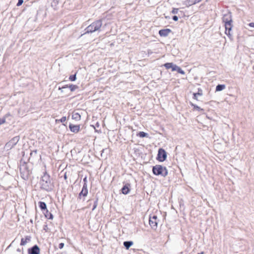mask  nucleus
Instances as JSON below:
<instances>
[{"label":"nucleus","instance_id":"nucleus-1","mask_svg":"<svg viewBox=\"0 0 254 254\" xmlns=\"http://www.w3.org/2000/svg\"><path fill=\"white\" fill-rule=\"evenodd\" d=\"M153 173L156 176H161L165 177L168 175V172L166 167L160 165H156L153 167Z\"/></svg>","mask_w":254,"mask_h":254},{"label":"nucleus","instance_id":"nucleus-2","mask_svg":"<svg viewBox=\"0 0 254 254\" xmlns=\"http://www.w3.org/2000/svg\"><path fill=\"white\" fill-rule=\"evenodd\" d=\"M102 25L101 20L95 21L86 28V32L92 33L100 29Z\"/></svg>","mask_w":254,"mask_h":254},{"label":"nucleus","instance_id":"nucleus-3","mask_svg":"<svg viewBox=\"0 0 254 254\" xmlns=\"http://www.w3.org/2000/svg\"><path fill=\"white\" fill-rule=\"evenodd\" d=\"M158 222L159 220L156 215H150L149 219V224L152 229L154 230H156L157 229Z\"/></svg>","mask_w":254,"mask_h":254},{"label":"nucleus","instance_id":"nucleus-4","mask_svg":"<svg viewBox=\"0 0 254 254\" xmlns=\"http://www.w3.org/2000/svg\"><path fill=\"white\" fill-rule=\"evenodd\" d=\"M225 33L226 35H227L230 38L231 37L232 35L231 34V31L232 27V20L231 19L229 20L228 21H225Z\"/></svg>","mask_w":254,"mask_h":254},{"label":"nucleus","instance_id":"nucleus-5","mask_svg":"<svg viewBox=\"0 0 254 254\" xmlns=\"http://www.w3.org/2000/svg\"><path fill=\"white\" fill-rule=\"evenodd\" d=\"M167 157L166 152L164 149L160 148L158 150L157 159L160 162L165 161Z\"/></svg>","mask_w":254,"mask_h":254},{"label":"nucleus","instance_id":"nucleus-6","mask_svg":"<svg viewBox=\"0 0 254 254\" xmlns=\"http://www.w3.org/2000/svg\"><path fill=\"white\" fill-rule=\"evenodd\" d=\"M69 128L72 132L77 133L80 130V126L70 124L69 125Z\"/></svg>","mask_w":254,"mask_h":254},{"label":"nucleus","instance_id":"nucleus-7","mask_svg":"<svg viewBox=\"0 0 254 254\" xmlns=\"http://www.w3.org/2000/svg\"><path fill=\"white\" fill-rule=\"evenodd\" d=\"M172 32L170 29H163L159 31V34L161 37H167Z\"/></svg>","mask_w":254,"mask_h":254},{"label":"nucleus","instance_id":"nucleus-8","mask_svg":"<svg viewBox=\"0 0 254 254\" xmlns=\"http://www.w3.org/2000/svg\"><path fill=\"white\" fill-rule=\"evenodd\" d=\"M40 249L37 245H35L31 249H29L28 250L29 254H40Z\"/></svg>","mask_w":254,"mask_h":254},{"label":"nucleus","instance_id":"nucleus-9","mask_svg":"<svg viewBox=\"0 0 254 254\" xmlns=\"http://www.w3.org/2000/svg\"><path fill=\"white\" fill-rule=\"evenodd\" d=\"M88 194V190L87 187L86 183H85L82 187V190L81 192L79 194V197H80L81 195L83 196H86Z\"/></svg>","mask_w":254,"mask_h":254},{"label":"nucleus","instance_id":"nucleus-10","mask_svg":"<svg viewBox=\"0 0 254 254\" xmlns=\"http://www.w3.org/2000/svg\"><path fill=\"white\" fill-rule=\"evenodd\" d=\"M172 71H177L178 73H180L182 74H185V71L181 69L179 66L174 65L173 64V67H172Z\"/></svg>","mask_w":254,"mask_h":254},{"label":"nucleus","instance_id":"nucleus-11","mask_svg":"<svg viewBox=\"0 0 254 254\" xmlns=\"http://www.w3.org/2000/svg\"><path fill=\"white\" fill-rule=\"evenodd\" d=\"M31 240V237L29 236H26L25 238H23L21 239L20 245L24 246Z\"/></svg>","mask_w":254,"mask_h":254},{"label":"nucleus","instance_id":"nucleus-12","mask_svg":"<svg viewBox=\"0 0 254 254\" xmlns=\"http://www.w3.org/2000/svg\"><path fill=\"white\" fill-rule=\"evenodd\" d=\"M129 186V185L127 184V185L124 186L123 187V188L122 189V192L123 194H127L129 192V191L130 190L129 187H128Z\"/></svg>","mask_w":254,"mask_h":254},{"label":"nucleus","instance_id":"nucleus-13","mask_svg":"<svg viewBox=\"0 0 254 254\" xmlns=\"http://www.w3.org/2000/svg\"><path fill=\"white\" fill-rule=\"evenodd\" d=\"M72 119L76 121H79L81 119V116L78 113H74L72 115Z\"/></svg>","mask_w":254,"mask_h":254},{"label":"nucleus","instance_id":"nucleus-14","mask_svg":"<svg viewBox=\"0 0 254 254\" xmlns=\"http://www.w3.org/2000/svg\"><path fill=\"white\" fill-rule=\"evenodd\" d=\"M39 206L42 210H47L46 204L44 202H42V201L39 202Z\"/></svg>","mask_w":254,"mask_h":254},{"label":"nucleus","instance_id":"nucleus-15","mask_svg":"<svg viewBox=\"0 0 254 254\" xmlns=\"http://www.w3.org/2000/svg\"><path fill=\"white\" fill-rule=\"evenodd\" d=\"M46 212L45 213V217L48 219L52 220L53 219V215H52V214L50 212H49L48 209L46 210Z\"/></svg>","mask_w":254,"mask_h":254},{"label":"nucleus","instance_id":"nucleus-16","mask_svg":"<svg viewBox=\"0 0 254 254\" xmlns=\"http://www.w3.org/2000/svg\"><path fill=\"white\" fill-rule=\"evenodd\" d=\"M190 105L193 107V110H197V111H204V110L202 108H201L200 107H199V106L192 103H190Z\"/></svg>","mask_w":254,"mask_h":254},{"label":"nucleus","instance_id":"nucleus-17","mask_svg":"<svg viewBox=\"0 0 254 254\" xmlns=\"http://www.w3.org/2000/svg\"><path fill=\"white\" fill-rule=\"evenodd\" d=\"M132 245L133 242L131 241H126L124 243V245L127 250H128Z\"/></svg>","mask_w":254,"mask_h":254},{"label":"nucleus","instance_id":"nucleus-18","mask_svg":"<svg viewBox=\"0 0 254 254\" xmlns=\"http://www.w3.org/2000/svg\"><path fill=\"white\" fill-rule=\"evenodd\" d=\"M225 88V85L224 84H219L216 87V91H221Z\"/></svg>","mask_w":254,"mask_h":254},{"label":"nucleus","instance_id":"nucleus-19","mask_svg":"<svg viewBox=\"0 0 254 254\" xmlns=\"http://www.w3.org/2000/svg\"><path fill=\"white\" fill-rule=\"evenodd\" d=\"M137 136L140 137H148V134L143 131H140L137 134Z\"/></svg>","mask_w":254,"mask_h":254},{"label":"nucleus","instance_id":"nucleus-20","mask_svg":"<svg viewBox=\"0 0 254 254\" xmlns=\"http://www.w3.org/2000/svg\"><path fill=\"white\" fill-rule=\"evenodd\" d=\"M164 66L165 67L166 69L172 68L173 67V63H167L164 64Z\"/></svg>","mask_w":254,"mask_h":254},{"label":"nucleus","instance_id":"nucleus-21","mask_svg":"<svg viewBox=\"0 0 254 254\" xmlns=\"http://www.w3.org/2000/svg\"><path fill=\"white\" fill-rule=\"evenodd\" d=\"M68 88H69L71 91H73L75 89H76L78 88V87L76 85L71 84V85H69Z\"/></svg>","mask_w":254,"mask_h":254},{"label":"nucleus","instance_id":"nucleus-22","mask_svg":"<svg viewBox=\"0 0 254 254\" xmlns=\"http://www.w3.org/2000/svg\"><path fill=\"white\" fill-rule=\"evenodd\" d=\"M20 173H21V177L24 179H26L28 178V175H29V172L28 171H27V173L26 174H24L23 173L22 171L21 170L20 171Z\"/></svg>","mask_w":254,"mask_h":254},{"label":"nucleus","instance_id":"nucleus-23","mask_svg":"<svg viewBox=\"0 0 254 254\" xmlns=\"http://www.w3.org/2000/svg\"><path fill=\"white\" fill-rule=\"evenodd\" d=\"M76 73L74 74V75H70L69 77V79L70 81H75L76 79Z\"/></svg>","mask_w":254,"mask_h":254},{"label":"nucleus","instance_id":"nucleus-24","mask_svg":"<svg viewBox=\"0 0 254 254\" xmlns=\"http://www.w3.org/2000/svg\"><path fill=\"white\" fill-rule=\"evenodd\" d=\"M66 117H63L60 120H56V122L57 123L58 122H60L61 123H64L66 121Z\"/></svg>","mask_w":254,"mask_h":254},{"label":"nucleus","instance_id":"nucleus-25","mask_svg":"<svg viewBox=\"0 0 254 254\" xmlns=\"http://www.w3.org/2000/svg\"><path fill=\"white\" fill-rule=\"evenodd\" d=\"M179 8H173L171 12L173 14H177L178 12Z\"/></svg>","mask_w":254,"mask_h":254},{"label":"nucleus","instance_id":"nucleus-26","mask_svg":"<svg viewBox=\"0 0 254 254\" xmlns=\"http://www.w3.org/2000/svg\"><path fill=\"white\" fill-rule=\"evenodd\" d=\"M195 94H197V95L198 96H201L202 95V90L199 88L198 89V92L195 93Z\"/></svg>","mask_w":254,"mask_h":254},{"label":"nucleus","instance_id":"nucleus-27","mask_svg":"<svg viewBox=\"0 0 254 254\" xmlns=\"http://www.w3.org/2000/svg\"><path fill=\"white\" fill-rule=\"evenodd\" d=\"M23 2V0H18V1L17 2L16 5L17 6H19L21 5L22 4Z\"/></svg>","mask_w":254,"mask_h":254},{"label":"nucleus","instance_id":"nucleus-28","mask_svg":"<svg viewBox=\"0 0 254 254\" xmlns=\"http://www.w3.org/2000/svg\"><path fill=\"white\" fill-rule=\"evenodd\" d=\"M5 123V119L4 118H3V119L0 118V125L3 124Z\"/></svg>","mask_w":254,"mask_h":254},{"label":"nucleus","instance_id":"nucleus-29","mask_svg":"<svg viewBox=\"0 0 254 254\" xmlns=\"http://www.w3.org/2000/svg\"><path fill=\"white\" fill-rule=\"evenodd\" d=\"M97 204H98V202H97V200H96L94 202V206L92 208V210H94L97 207Z\"/></svg>","mask_w":254,"mask_h":254},{"label":"nucleus","instance_id":"nucleus-30","mask_svg":"<svg viewBox=\"0 0 254 254\" xmlns=\"http://www.w3.org/2000/svg\"><path fill=\"white\" fill-rule=\"evenodd\" d=\"M201 0H192V3L191 4H194L196 3L199 2Z\"/></svg>","mask_w":254,"mask_h":254},{"label":"nucleus","instance_id":"nucleus-31","mask_svg":"<svg viewBox=\"0 0 254 254\" xmlns=\"http://www.w3.org/2000/svg\"><path fill=\"white\" fill-rule=\"evenodd\" d=\"M197 96H198V95H197V94H195V93H193V98L194 100H198V99H197Z\"/></svg>","mask_w":254,"mask_h":254},{"label":"nucleus","instance_id":"nucleus-32","mask_svg":"<svg viewBox=\"0 0 254 254\" xmlns=\"http://www.w3.org/2000/svg\"><path fill=\"white\" fill-rule=\"evenodd\" d=\"M64 244L63 243H61L59 244V248L60 249H62L64 248Z\"/></svg>","mask_w":254,"mask_h":254},{"label":"nucleus","instance_id":"nucleus-33","mask_svg":"<svg viewBox=\"0 0 254 254\" xmlns=\"http://www.w3.org/2000/svg\"><path fill=\"white\" fill-rule=\"evenodd\" d=\"M173 19L174 20V21H178V16L175 15L173 17Z\"/></svg>","mask_w":254,"mask_h":254},{"label":"nucleus","instance_id":"nucleus-34","mask_svg":"<svg viewBox=\"0 0 254 254\" xmlns=\"http://www.w3.org/2000/svg\"><path fill=\"white\" fill-rule=\"evenodd\" d=\"M249 26L251 27H254V22L250 23L249 24Z\"/></svg>","mask_w":254,"mask_h":254},{"label":"nucleus","instance_id":"nucleus-35","mask_svg":"<svg viewBox=\"0 0 254 254\" xmlns=\"http://www.w3.org/2000/svg\"><path fill=\"white\" fill-rule=\"evenodd\" d=\"M69 86H68L67 85H66L65 86H64V87H63V88H67Z\"/></svg>","mask_w":254,"mask_h":254},{"label":"nucleus","instance_id":"nucleus-36","mask_svg":"<svg viewBox=\"0 0 254 254\" xmlns=\"http://www.w3.org/2000/svg\"><path fill=\"white\" fill-rule=\"evenodd\" d=\"M198 254H203V252H201V253H199Z\"/></svg>","mask_w":254,"mask_h":254},{"label":"nucleus","instance_id":"nucleus-37","mask_svg":"<svg viewBox=\"0 0 254 254\" xmlns=\"http://www.w3.org/2000/svg\"><path fill=\"white\" fill-rule=\"evenodd\" d=\"M17 251L20 252V250L19 249H17Z\"/></svg>","mask_w":254,"mask_h":254},{"label":"nucleus","instance_id":"nucleus-38","mask_svg":"<svg viewBox=\"0 0 254 254\" xmlns=\"http://www.w3.org/2000/svg\"><path fill=\"white\" fill-rule=\"evenodd\" d=\"M64 178H65V179H66V176H65V175L64 176Z\"/></svg>","mask_w":254,"mask_h":254}]
</instances>
